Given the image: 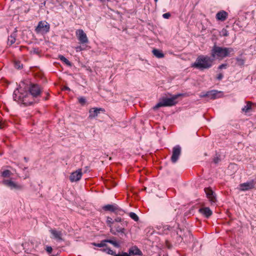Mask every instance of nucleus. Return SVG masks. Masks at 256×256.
<instances>
[{
    "mask_svg": "<svg viewBox=\"0 0 256 256\" xmlns=\"http://www.w3.org/2000/svg\"><path fill=\"white\" fill-rule=\"evenodd\" d=\"M233 51V49L231 48L214 46L212 50L211 56L214 59L222 60L224 58L228 56Z\"/></svg>",
    "mask_w": 256,
    "mask_h": 256,
    "instance_id": "1",
    "label": "nucleus"
},
{
    "mask_svg": "<svg viewBox=\"0 0 256 256\" xmlns=\"http://www.w3.org/2000/svg\"><path fill=\"white\" fill-rule=\"evenodd\" d=\"M212 64V59L208 56L201 55L197 58L196 62L192 64V67L202 70L209 68Z\"/></svg>",
    "mask_w": 256,
    "mask_h": 256,
    "instance_id": "2",
    "label": "nucleus"
},
{
    "mask_svg": "<svg viewBox=\"0 0 256 256\" xmlns=\"http://www.w3.org/2000/svg\"><path fill=\"white\" fill-rule=\"evenodd\" d=\"M13 96L14 100L18 102H22L24 104H26L29 102L28 99L30 96V94L22 88H20L14 91Z\"/></svg>",
    "mask_w": 256,
    "mask_h": 256,
    "instance_id": "3",
    "label": "nucleus"
},
{
    "mask_svg": "<svg viewBox=\"0 0 256 256\" xmlns=\"http://www.w3.org/2000/svg\"><path fill=\"white\" fill-rule=\"evenodd\" d=\"M127 225L128 222H112L110 226V232L114 234H116L117 233L124 234L125 228L127 226Z\"/></svg>",
    "mask_w": 256,
    "mask_h": 256,
    "instance_id": "4",
    "label": "nucleus"
},
{
    "mask_svg": "<svg viewBox=\"0 0 256 256\" xmlns=\"http://www.w3.org/2000/svg\"><path fill=\"white\" fill-rule=\"evenodd\" d=\"M179 95H174L170 98H164L158 102L154 107V110H156L162 106H170L175 105L177 103L176 99Z\"/></svg>",
    "mask_w": 256,
    "mask_h": 256,
    "instance_id": "5",
    "label": "nucleus"
},
{
    "mask_svg": "<svg viewBox=\"0 0 256 256\" xmlns=\"http://www.w3.org/2000/svg\"><path fill=\"white\" fill-rule=\"evenodd\" d=\"M2 183L12 190H22L24 188L22 185L13 180L12 178L4 179L2 180Z\"/></svg>",
    "mask_w": 256,
    "mask_h": 256,
    "instance_id": "6",
    "label": "nucleus"
},
{
    "mask_svg": "<svg viewBox=\"0 0 256 256\" xmlns=\"http://www.w3.org/2000/svg\"><path fill=\"white\" fill-rule=\"evenodd\" d=\"M50 24L46 21H40L38 22L36 28V32L38 34H44L50 30Z\"/></svg>",
    "mask_w": 256,
    "mask_h": 256,
    "instance_id": "7",
    "label": "nucleus"
},
{
    "mask_svg": "<svg viewBox=\"0 0 256 256\" xmlns=\"http://www.w3.org/2000/svg\"><path fill=\"white\" fill-rule=\"evenodd\" d=\"M76 36L81 44H87L88 40L86 34L82 29L77 30L76 32Z\"/></svg>",
    "mask_w": 256,
    "mask_h": 256,
    "instance_id": "8",
    "label": "nucleus"
},
{
    "mask_svg": "<svg viewBox=\"0 0 256 256\" xmlns=\"http://www.w3.org/2000/svg\"><path fill=\"white\" fill-rule=\"evenodd\" d=\"M182 149L179 145L176 146L172 148V156H171V161L173 163H175L178 160L180 154Z\"/></svg>",
    "mask_w": 256,
    "mask_h": 256,
    "instance_id": "9",
    "label": "nucleus"
},
{
    "mask_svg": "<svg viewBox=\"0 0 256 256\" xmlns=\"http://www.w3.org/2000/svg\"><path fill=\"white\" fill-rule=\"evenodd\" d=\"M256 180H252L250 182L242 183L240 184V190L241 191H246L254 188Z\"/></svg>",
    "mask_w": 256,
    "mask_h": 256,
    "instance_id": "10",
    "label": "nucleus"
},
{
    "mask_svg": "<svg viewBox=\"0 0 256 256\" xmlns=\"http://www.w3.org/2000/svg\"><path fill=\"white\" fill-rule=\"evenodd\" d=\"M29 91L30 96H32L33 97H37L41 93V88L38 85L33 84L30 87Z\"/></svg>",
    "mask_w": 256,
    "mask_h": 256,
    "instance_id": "11",
    "label": "nucleus"
},
{
    "mask_svg": "<svg viewBox=\"0 0 256 256\" xmlns=\"http://www.w3.org/2000/svg\"><path fill=\"white\" fill-rule=\"evenodd\" d=\"M82 176V170L80 168L72 172L70 176V180L71 182H76L80 180Z\"/></svg>",
    "mask_w": 256,
    "mask_h": 256,
    "instance_id": "12",
    "label": "nucleus"
},
{
    "mask_svg": "<svg viewBox=\"0 0 256 256\" xmlns=\"http://www.w3.org/2000/svg\"><path fill=\"white\" fill-rule=\"evenodd\" d=\"M100 112H104L105 110L102 108H92L89 110L88 118L90 119L96 118Z\"/></svg>",
    "mask_w": 256,
    "mask_h": 256,
    "instance_id": "13",
    "label": "nucleus"
},
{
    "mask_svg": "<svg viewBox=\"0 0 256 256\" xmlns=\"http://www.w3.org/2000/svg\"><path fill=\"white\" fill-rule=\"evenodd\" d=\"M220 92L216 90H211L207 92L206 94L200 95V97H208L210 99H216L219 98V94Z\"/></svg>",
    "mask_w": 256,
    "mask_h": 256,
    "instance_id": "14",
    "label": "nucleus"
},
{
    "mask_svg": "<svg viewBox=\"0 0 256 256\" xmlns=\"http://www.w3.org/2000/svg\"><path fill=\"white\" fill-rule=\"evenodd\" d=\"M228 14L224 10H221L218 12L216 14V18L218 20L222 22L226 20V19L228 18Z\"/></svg>",
    "mask_w": 256,
    "mask_h": 256,
    "instance_id": "15",
    "label": "nucleus"
},
{
    "mask_svg": "<svg viewBox=\"0 0 256 256\" xmlns=\"http://www.w3.org/2000/svg\"><path fill=\"white\" fill-rule=\"evenodd\" d=\"M205 192L206 194L207 198L212 202H216V198L214 195L212 190L210 188H206L204 189Z\"/></svg>",
    "mask_w": 256,
    "mask_h": 256,
    "instance_id": "16",
    "label": "nucleus"
},
{
    "mask_svg": "<svg viewBox=\"0 0 256 256\" xmlns=\"http://www.w3.org/2000/svg\"><path fill=\"white\" fill-rule=\"evenodd\" d=\"M51 234L53 236V238L58 240H62V234L60 231H58L55 229H51L50 230Z\"/></svg>",
    "mask_w": 256,
    "mask_h": 256,
    "instance_id": "17",
    "label": "nucleus"
},
{
    "mask_svg": "<svg viewBox=\"0 0 256 256\" xmlns=\"http://www.w3.org/2000/svg\"><path fill=\"white\" fill-rule=\"evenodd\" d=\"M128 252H130V256H134V255H138V256L142 255V252L136 246H132V248H130L128 250Z\"/></svg>",
    "mask_w": 256,
    "mask_h": 256,
    "instance_id": "18",
    "label": "nucleus"
},
{
    "mask_svg": "<svg viewBox=\"0 0 256 256\" xmlns=\"http://www.w3.org/2000/svg\"><path fill=\"white\" fill-rule=\"evenodd\" d=\"M200 213L204 215L206 217L208 218L212 214V211L209 208H202L199 210Z\"/></svg>",
    "mask_w": 256,
    "mask_h": 256,
    "instance_id": "19",
    "label": "nucleus"
},
{
    "mask_svg": "<svg viewBox=\"0 0 256 256\" xmlns=\"http://www.w3.org/2000/svg\"><path fill=\"white\" fill-rule=\"evenodd\" d=\"M104 210L110 212H115L118 210V208L115 204H108L104 206Z\"/></svg>",
    "mask_w": 256,
    "mask_h": 256,
    "instance_id": "20",
    "label": "nucleus"
},
{
    "mask_svg": "<svg viewBox=\"0 0 256 256\" xmlns=\"http://www.w3.org/2000/svg\"><path fill=\"white\" fill-rule=\"evenodd\" d=\"M12 175V172L7 169H4L0 172V176L2 178H9Z\"/></svg>",
    "mask_w": 256,
    "mask_h": 256,
    "instance_id": "21",
    "label": "nucleus"
},
{
    "mask_svg": "<svg viewBox=\"0 0 256 256\" xmlns=\"http://www.w3.org/2000/svg\"><path fill=\"white\" fill-rule=\"evenodd\" d=\"M154 55L157 58H162L164 57V54H163L162 50H158V49H154L152 51Z\"/></svg>",
    "mask_w": 256,
    "mask_h": 256,
    "instance_id": "22",
    "label": "nucleus"
},
{
    "mask_svg": "<svg viewBox=\"0 0 256 256\" xmlns=\"http://www.w3.org/2000/svg\"><path fill=\"white\" fill-rule=\"evenodd\" d=\"M16 34H13L8 38V44L11 46L16 42Z\"/></svg>",
    "mask_w": 256,
    "mask_h": 256,
    "instance_id": "23",
    "label": "nucleus"
},
{
    "mask_svg": "<svg viewBox=\"0 0 256 256\" xmlns=\"http://www.w3.org/2000/svg\"><path fill=\"white\" fill-rule=\"evenodd\" d=\"M252 103L250 102H246V105L245 106L242 108V110L244 112H248L250 110L252 109Z\"/></svg>",
    "mask_w": 256,
    "mask_h": 256,
    "instance_id": "24",
    "label": "nucleus"
},
{
    "mask_svg": "<svg viewBox=\"0 0 256 256\" xmlns=\"http://www.w3.org/2000/svg\"><path fill=\"white\" fill-rule=\"evenodd\" d=\"M58 58H60V60H62V62H64L66 64H67L68 66L70 65V63L69 62V60L68 59H66L64 56H63L62 55H60V56H58Z\"/></svg>",
    "mask_w": 256,
    "mask_h": 256,
    "instance_id": "25",
    "label": "nucleus"
},
{
    "mask_svg": "<svg viewBox=\"0 0 256 256\" xmlns=\"http://www.w3.org/2000/svg\"><path fill=\"white\" fill-rule=\"evenodd\" d=\"M129 216L134 221H136V222L138 221V217L135 213L131 212L130 213Z\"/></svg>",
    "mask_w": 256,
    "mask_h": 256,
    "instance_id": "26",
    "label": "nucleus"
},
{
    "mask_svg": "<svg viewBox=\"0 0 256 256\" xmlns=\"http://www.w3.org/2000/svg\"><path fill=\"white\" fill-rule=\"evenodd\" d=\"M106 241H107V242L112 244L115 247L118 248L120 246L118 244L116 241L109 240H106Z\"/></svg>",
    "mask_w": 256,
    "mask_h": 256,
    "instance_id": "27",
    "label": "nucleus"
},
{
    "mask_svg": "<svg viewBox=\"0 0 256 256\" xmlns=\"http://www.w3.org/2000/svg\"><path fill=\"white\" fill-rule=\"evenodd\" d=\"M106 242H107V241H106V240H105L102 241L101 242L99 243V244L94 243V245L98 247H100V248L106 246Z\"/></svg>",
    "mask_w": 256,
    "mask_h": 256,
    "instance_id": "28",
    "label": "nucleus"
},
{
    "mask_svg": "<svg viewBox=\"0 0 256 256\" xmlns=\"http://www.w3.org/2000/svg\"><path fill=\"white\" fill-rule=\"evenodd\" d=\"M220 33H221V35L224 36H228V31L225 28H223L222 30Z\"/></svg>",
    "mask_w": 256,
    "mask_h": 256,
    "instance_id": "29",
    "label": "nucleus"
},
{
    "mask_svg": "<svg viewBox=\"0 0 256 256\" xmlns=\"http://www.w3.org/2000/svg\"><path fill=\"white\" fill-rule=\"evenodd\" d=\"M104 251L109 254L115 255L114 252L110 248H106L104 249Z\"/></svg>",
    "mask_w": 256,
    "mask_h": 256,
    "instance_id": "30",
    "label": "nucleus"
},
{
    "mask_svg": "<svg viewBox=\"0 0 256 256\" xmlns=\"http://www.w3.org/2000/svg\"><path fill=\"white\" fill-rule=\"evenodd\" d=\"M78 102L82 104H84L86 102V99L83 97H80L78 98Z\"/></svg>",
    "mask_w": 256,
    "mask_h": 256,
    "instance_id": "31",
    "label": "nucleus"
},
{
    "mask_svg": "<svg viewBox=\"0 0 256 256\" xmlns=\"http://www.w3.org/2000/svg\"><path fill=\"white\" fill-rule=\"evenodd\" d=\"M14 66L16 68H20L22 67V66L20 64V62H16L14 63Z\"/></svg>",
    "mask_w": 256,
    "mask_h": 256,
    "instance_id": "32",
    "label": "nucleus"
},
{
    "mask_svg": "<svg viewBox=\"0 0 256 256\" xmlns=\"http://www.w3.org/2000/svg\"><path fill=\"white\" fill-rule=\"evenodd\" d=\"M223 77H224L223 74L222 73L220 72L218 74V76H216V79L218 80H222Z\"/></svg>",
    "mask_w": 256,
    "mask_h": 256,
    "instance_id": "33",
    "label": "nucleus"
},
{
    "mask_svg": "<svg viewBox=\"0 0 256 256\" xmlns=\"http://www.w3.org/2000/svg\"><path fill=\"white\" fill-rule=\"evenodd\" d=\"M75 48L77 52H80V51L84 50L81 46H78L76 47Z\"/></svg>",
    "mask_w": 256,
    "mask_h": 256,
    "instance_id": "34",
    "label": "nucleus"
},
{
    "mask_svg": "<svg viewBox=\"0 0 256 256\" xmlns=\"http://www.w3.org/2000/svg\"><path fill=\"white\" fill-rule=\"evenodd\" d=\"M46 250L48 254H50L52 252V248L51 246H46Z\"/></svg>",
    "mask_w": 256,
    "mask_h": 256,
    "instance_id": "35",
    "label": "nucleus"
},
{
    "mask_svg": "<svg viewBox=\"0 0 256 256\" xmlns=\"http://www.w3.org/2000/svg\"><path fill=\"white\" fill-rule=\"evenodd\" d=\"M162 16L164 18H168L170 17V13L168 12L163 14Z\"/></svg>",
    "mask_w": 256,
    "mask_h": 256,
    "instance_id": "36",
    "label": "nucleus"
},
{
    "mask_svg": "<svg viewBox=\"0 0 256 256\" xmlns=\"http://www.w3.org/2000/svg\"><path fill=\"white\" fill-rule=\"evenodd\" d=\"M227 66L226 64H222L218 66V69L222 70V68H226Z\"/></svg>",
    "mask_w": 256,
    "mask_h": 256,
    "instance_id": "37",
    "label": "nucleus"
},
{
    "mask_svg": "<svg viewBox=\"0 0 256 256\" xmlns=\"http://www.w3.org/2000/svg\"><path fill=\"white\" fill-rule=\"evenodd\" d=\"M118 254L120 256H130L129 252H128V253L124 252H122V254Z\"/></svg>",
    "mask_w": 256,
    "mask_h": 256,
    "instance_id": "38",
    "label": "nucleus"
},
{
    "mask_svg": "<svg viewBox=\"0 0 256 256\" xmlns=\"http://www.w3.org/2000/svg\"><path fill=\"white\" fill-rule=\"evenodd\" d=\"M125 222V221L124 220H122V219L120 218H116L115 220L112 221V222Z\"/></svg>",
    "mask_w": 256,
    "mask_h": 256,
    "instance_id": "39",
    "label": "nucleus"
},
{
    "mask_svg": "<svg viewBox=\"0 0 256 256\" xmlns=\"http://www.w3.org/2000/svg\"><path fill=\"white\" fill-rule=\"evenodd\" d=\"M112 218H110V220H109V218L108 219L107 222L110 224V226L111 224V223L112 222Z\"/></svg>",
    "mask_w": 256,
    "mask_h": 256,
    "instance_id": "40",
    "label": "nucleus"
},
{
    "mask_svg": "<svg viewBox=\"0 0 256 256\" xmlns=\"http://www.w3.org/2000/svg\"><path fill=\"white\" fill-rule=\"evenodd\" d=\"M4 128V125L0 124V129L3 128Z\"/></svg>",
    "mask_w": 256,
    "mask_h": 256,
    "instance_id": "41",
    "label": "nucleus"
},
{
    "mask_svg": "<svg viewBox=\"0 0 256 256\" xmlns=\"http://www.w3.org/2000/svg\"><path fill=\"white\" fill-rule=\"evenodd\" d=\"M237 60H238V61H240L242 62V64L244 62V60L241 59H238Z\"/></svg>",
    "mask_w": 256,
    "mask_h": 256,
    "instance_id": "42",
    "label": "nucleus"
},
{
    "mask_svg": "<svg viewBox=\"0 0 256 256\" xmlns=\"http://www.w3.org/2000/svg\"><path fill=\"white\" fill-rule=\"evenodd\" d=\"M114 256H120L119 254H115Z\"/></svg>",
    "mask_w": 256,
    "mask_h": 256,
    "instance_id": "43",
    "label": "nucleus"
},
{
    "mask_svg": "<svg viewBox=\"0 0 256 256\" xmlns=\"http://www.w3.org/2000/svg\"><path fill=\"white\" fill-rule=\"evenodd\" d=\"M158 0H154V2H158Z\"/></svg>",
    "mask_w": 256,
    "mask_h": 256,
    "instance_id": "44",
    "label": "nucleus"
},
{
    "mask_svg": "<svg viewBox=\"0 0 256 256\" xmlns=\"http://www.w3.org/2000/svg\"><path fill=\"white\" fill-rule=\"evenodd\" d=\"M101 2H104V0H100Z\"/></svg>",
    "mask_w": 256,
    "mask_h": 256,
    "instance_id": "45",
    "label": "nucleus"
}]
</instances>
